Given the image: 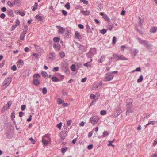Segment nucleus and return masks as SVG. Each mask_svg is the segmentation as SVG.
<instances>
[{
  "instance_id": "1",
  "label": "nucleus",
  "mask_w": 157,
  "mask_h": 157,
  "mask_svg": "<svg viewBox=\"0 0 157 157\" xmlns=\"http://www.w3.org/2000/svg\"><path fill=\"white\" fill-rule=\"evenodd\" d=\"M137 40L140 44L146 47L148 49H150L152 46V45L147 40H142L140 38H138Z\"/></svg>"
},
{
  "instance_id": "2",
  "label": "nucleus",
  "mask_w": 157,
  "mask_h": 157,
  "mask_svg": "<svg viewBox=\"0 0 157 157\" xmlns=\"http://www.w3.org/2000/svg\"><path fill=\"white\" fill-rule=\"evenodd\" d=\"M99 120V118L97 116H94L89 119V122L91 123L93 125L96 124Z\"/></svg>"
},
{
  "instance_id": "3",
  "label": "nucleus",
  "mask_w": 157,
  "mask_h": 157,
  "mask_svg": "<svg viewBox=\"0 0 157 157\" xmlns=\"http://www.w3.org/2000/svg\"><path fill=\"white\" fill-rule=\"evenodd\" d=\"M114 77L113 75H112L111 72L107 73L105 74V76L104 79L105 81H111Z\"/></svg>"
},
{
  "instance_id": "4",
  "label": "nucleus",
  "mask_w": 157,
  "mask_h": 157,
  "mask_svg": "<svg viewBox=\"0 0 157 157\" xmlns=\"http://www.w3.org/2000/svg\"><path fill=\"white\" fill-rule=\"evenodd\" d=\"M113 58L117 60H127V59L125 57H123L122 55H118L114 54L113 55Z\"/></svg>"
},
{
  "instance_id": "5",
  "label": "nucleus",
  "mask_w": 157,
  "mask_h": 157,
  "mask_svg": "<svg viewBox=\"0 0 157 157\" xmlns=\"http://www.w3.org/2000/svg\"><path fill=\"white\" fill-rule=\"evenodd\" d=\"M12 81V78L10 77H9L6 78L3 82L4 84L8 86L11 83Z\"/></svg>"
},
{
  "instance_id": "6",
  "label": "nucleus",
  "mask_w": 157,
  "mask_h": 157,
  "mask_svg": "<svg viewBox=\"0 0 157 157\" xmlns=\"http://www.w3.org/2000/svg\"><path fill=\"white\" fill-rule=\"evenodd\" d=\"M67 130V128H64V131L65 132L64 133L63 132H62L61 133H59V136L61 138V139H62L63 140L65 137L66 136V132Z\"/></svg>"
},
{
  "instance_id": "7",
  "label": "nucleus",
  "mask_w": 157,
  "mask_h": 157,
  "mask_svg": "<svg viewBox=\"0 0 157 157\" xmlns=\"http://www.w3.org/2000/svg\"><path fill=\"white\" fill-rule=\"evenodd\" d=\"M100 14L101 16H102L103 17L105 20L106 21H108L109 22L110 21L107 15L104 14L101 12H100Z\"/></svg>"
},
{
  "instance_id": "8",
  "label": "nucleus",
  "mask_w": 157,
  "mask_h": 157,
  "mask_svg": "<svg viewBox=\"0 0 157 157\" xmlns=\"http://www.w3.org/2000/svg\"><path fill=\"white\" fill-rule=\"evenodd\" d=\"M133 112L132 107V106L127 107V110L126 112V115H128L130 113Z\"/></svg>"
},
{
  "instance_id": "9",
  "label": "nucleus",
  "mask_w": 157,
  "mask_h": 157,
  "mask_svg": "<svg viewBox=\"0 0 157 157\" xmlns=\"http://www.w3.org/2000/svg\"><path fill=\"white\" fill-rule=\"evenodd\" d=\"M53 47L55 49L56 51H59L60 48V45L59 44H54Z\"/></svg>"
},
{
  "instance_id": "10",
  "label": "nucleus",
  "mask_w": 157,
  "mask_h": 157,
  "mask_svg": "<svg viewBox=\"0 0 157 157\" xmlns=\"http://www.w3.org/2000/svg\"><path fill=\"white\" fill-rule=\"evenodd\" d=\"M33 82L34 85L37 86L40 83V81L37 79L34 78L33 80Z\"/></svg>"
},
{
  "instance_id": "11",
  "label": "nucleus",
  "mask_w": 157,
  "mask_h": 157,
  "mask_svg": "<svg viewBox=\"0 0 157 157\" xmlns=\"http://www.w3.org/2000/svg\"><path fill=\"white\" fill-rule=\"evenodd\" d=\"M81 13L83 15L87 16L90 14V12L88 11L81 10Z\"/></svg>"
},
{
  "instance_id": "12",
  "label": "nucleus",
  "mask_w": 157,
  "mask_h": 157,
  "mask_svg": "<svg viewBox=\"0 0 157 157\" xmlns=\"http://www.w3.org/2000/svg\"><path fill=\"white\" fill-rule=\"evenodd\" d=\"M75 36L77 39H80L81 38V36L80 35L79 33L77 31L75 32Z\"/></svg>"
},
{
  "instance_id": "13",
  "label": "nucleus",
  "mask_w": 157,
  "mask_h": 157,
  "mask_svg": "<svg viewBox=\"0 0 157 157\" xmlns=\"http://www.w3.org/2000/svg\"><path fill=\"white\" fill-rule=\"evenodd\" d=\"M157 30V27H152L150 30V32L152 33H155Z\"/></svg>"
},
{
  "instance_id": "14",
  "label": "nucleus",
  "mask_w": 157,
  "mask_h": 157,
  "mask_svg": "<svg viewBox=\"0 0 157 157\" xmlns=\"http://www.w3.org/2000/svg\"><path fill=\"white\" fill-rule=\"evenodd\" d=\"M57 27H59L60 28L59 30V34H63L64 32V29L63 28L60 27V26H57Z\"/></svg>"
},
{
  "instance_id": "15",
  "label": "nucleus",
  "mask_w": 157,
  "mask_h": 157,
  "mask_svg": "<svg viewBox=\"0 0 157 157\" xmlns=\"http://www.w3.org/2000/svg\"><path fill=\"white\" fill-rule=\"evenodd\" d=\"M28 27L27 26H25L24 29H23V31L21 33L25 35L28 31Z\"/></svg>"
},
{
  "instance_id": "16",
  "label": "nucleus",
  "mask_w": 157,
  "mask_h": 157,
  "mask_svg": "<svg viewBox=\"0 0 157 157\" xmlns=\"http://www.w3.org/2000/svg\"><path fill=\"white\" fill-rule=\"evenodd\" d=\"M7 14L10 16L13 17V10H9L7 11Z\"/></svg>"
},
{
  "instance_id": "17",
  "label": "nucleus",
  "mask_w": 157,
  "mask_h": 157,
  "mask_svg": "<svg viewBox=\"0 0 157 157\" xmlns=\"http://www.w3.org/2000/svg\"><path fill=\"white\" fill-rule=\"evenodd\" d=\"M63 70L67 74L70 73L69 70L67 67H65L63 69Z\"/></svg>"
},
{
  "instance_id": "18",
  "label": "nucleus",
  "mask_w": 157,
  "mask_h": 157,
  "mask_svg": "<svg viewBox=\"0 0 157 157\" xmlns=\"http://www.w3.org/2000/svg\"><path fill=\"white\" fill-rule=\"evenodd\" d=\"M49 56V58L52 59H53L55 56V53H51L49 54L48 55Z\"/></svg>"
},
{
  "instance_id": "19",
  "label": "nucleus",
  "mask_w": 157,
  "mask_h": 157,
  "mask_svg": "<svg viewBox=\"0 0 157 157\" xmlns=\"http://www.w3.org/2000/svg\"><path fill=\"white\" fill-rule=\"evenodd\" d=\"M105 58V56H102L100 59L98 60L99 63H102L103 61H104Z\"/></svg>"
},
{
  "instance_id": "20",
  "label": "nucleus",
  "mask_w": 157,
  "mask_h": 157,
  "mask_svg": "<svg viewBox=\"0 0 157 157\" xmlns=\"http://www.w3.org/2000/svg\"><path fill=\"white\" fill-rule=\"evenodd\" d=\"M35 17L39 21H42L43 20V19L41 16L36 15L35 16Z\"/></svg>"
},
{
  "instance_id": "21",
  "label": "nucleus",
  "mask_w": 157,
  "mask_h": 157,
  "mask_svg": "<svg viewBox=\"0 0 157 157\" xmlns=\"http://www.w3.org/2000/svg\"><path fill=\"white\" fill-rule=\"evenodd\" d=\"M38 4L37 2H35V5L32 6V10L33 11H35L37 8Z\"/></svg>"
},
{
  "instance_id": "22",
  "label": "nucleus",
  "mask_w": 157,
  "mask_h": 157,
  "mask_svg": "<svg viewBox=\"0 0 157 157\" xmlns=\"http://www.w3.org/2000/svg\"><path fill=\"white\" fill-rule=\"evenodd\" d=\"M90 52H91L92 54L93 55H94L95 54H96V49L94 48H91L90 49Z\"/></svg>"
},
{
  "instance_id": "23",
  "label": "nucleus",
  "mask_w": 157,
  "mask_h": 157,
  "mask_svg": "<svg viewBox=\"0 0 157 157\" xmlns=\"http://www.w3.org/2000/svg\"><path fill=\"white\" fill-rule=\"evenodd\" d=\"M132 100L131 99H129L128 101H129V102H127V103L126 105V106L127 107H131V105H132Z\"/></svg>"
},
{
  "instance_id": "24",
  "label": "nucleus",
  "mask_w": 157,
  "mask_h": 157,
  "mask_svg": "<svg viewBox=\"0 0 157 157\" xmlns=\"http://www.w3.org/2000/svg\"><path fill=\"white\" fill-rule=\"evenodd\" d=\"M40 75L38 74H36L34 75L33 76V78L37 79L40 77Z\"/></svg>"
},
{
  "instance_id": "25",
  "label": "nucleus",
  "mask_w": 157,
  "mask_h": 157,
  "mask_svg": "<svg viewBox=\"0 0 157 157\" xmlns=\"http://www.w3.org/2000/svg\"><path fill=\"white\" fill-rule=\"evenodd\" d=\"M143 79V77L142 75H141L139 78L137 80V82L138 83H140L141 82Z\"/></svg>"
},
{
  "instance_id": "26",
  "label": "nucleus",
  "mask_w": 157,
  "mask_h": 157,
  "mask_svg": "<svg viewBox=\"0 0 157 157\" xmlns=\"http://www.w3.org/2000/svg\"><path fill=\"white\" fill-rule=\"evenodd\" d=\"M52 81L54 82H57L59 81V80L56 77H53L52 78Z\"/></svg>"
},
{
  "instance_id": "27",
  "label": "nucleus",
  "mask_w": 157,
  "mask_h": 157,
  "mask_svg": "<svg viewBox=\"0 0 157 157\" xmlns=\"http://www.w3.org/2000/svg\"><path fill=\"white\" fill-rule=\"evenodd\" d=\"M92 60H91V61L90 62L89 61L84 64V66H85L87 67H90L91 65L90 64V62L92 61Z\"/></svg>"
},
{
  "instance_id": "28",
  "label": "nucleus",
  "mask_w": 157,
  "mask_h": 157,
  "mask_svg": "<svg viewBox=\"0 0 157 157\" xmlns=\"http://www.w3.org/2000/svg\"><path fill=\"white\" fill-rule=\"evenodd\" d=\"M41 74L44 77L46 78H47L48 74L46 72L43 71L42 72Z\"/></svg>"
},
{
  "instance_id": "29",
  "label": "nucleus",
  "mask_w": 157,
  "mask_h": 157,
  "mask_svg": "<svg viewBox=\"0 0 157 157\" xmlns=\"http://www.w3.org/2000/svg\"><path fill=\"white\" fill-rule=\"evenodd\" d=\"M139 19H140L139 21V24L140 25V26L141 27H142V26L143 25V23L144 21V20L143 19L141 20L140 17H139Z\"/></svg>"
},
{
  "instance_id": "30",
  "label": "nucleus",
  "mask_w": 157,
  "mask_h": 157,
  "mask_svg": "<svg viewBox=\"0 0 157 157\" xmlns=\"http://www.w3.org/2000/svg\"><path fill=\"white\" fill-rule=\"evenodd\" d=\"M100 32L101 34H104L106 33L107 30L105 29H103L102 30H100Z\"/></svg>"
},
{
  "instance_id": "31",
  "label": "nucleus",
  "mask_w": 157,
  "mask_h": 157,
  "mask_svg": "<svg viewBox=\"0 0 157 157\" xmlns=\"http://www.w3.org/2000/svg\"><path fill=\"white\" fill-rule=\"evenodd\" d=\"M15 113L14 111H13L11 115V118L12 120H14V118L15 117Z\"/></svg>"
},
{
  "instance_id": "32",
  "label": "nucleus",
  "mask_w": 157,
  "mask_h": 157,
  "mask_svg": "<svg viewBox=\"0 0 157 157\" xmlns=\"http://www.w3.org/2000/svg\"><path fill=\"white\" fill-rule=\"evenodd\" d=\"M60 40V39L59 37H56L53 38V41L55 42H58Z\"/></svg>"
},
{
  "instance_id": "33",
  "label": "nucleus",
  "mask_w": 157,
  "mask_h": 157,
  "mask_svg": "<svg viewBox=\"0 0 157 157\" xmlns=\"http://www.w3.org/2000/svg\"><path fill=\"white\" fill-rule=\"evenodd\" d=\"M78 47L79 48L80 50H83L84 49V46L82 45L79 44L78 45Z\"/></svg>"
},
{
  "instance_id": "34",
  "label": "nucleus",
  "mask_w": 157,
  "mask_h": 157,
  "mask_svg": "<svg viewBox=\"0 0 157 157\" xmlns=\"http://www.w3.org/2000/svg\"><path fill=\"white\" fill-rule=\"evenodd\" d=\"M20 0H14V4H16L18 6L20 4Z\"/></svg>"
},
{
  "instance_id": "35",
  "label": "nucleus",
  "mask_w": 157,
  "mask_h": 157,
  "mask_svg": "<svg viewBox=\"0 0 157 157\" xmlns=\"http://www.w3.org/2000/svg\"><path fill=\"white\" fill-rule=\"evenodd\" d=\"M71 69L73 71H75L76 70L75 65V64H72L71 66Z\"/></svg>"
},
{
  "instance_id": "36",
  "label": "nucleus",
  "mask_w": 157,
  "mask_h": 157,
  "mask_svg": "<svg viewBox=\"0 0 157 157\" xmlns=\"http://www.w3.org/2000/svg\"><path fill=\"white\" fill-rule=\"evenodd\" d=\"M109 132H108L105 131L103 133V136L104 137H105L106 136L109 135Z\"/></svg>"
},
{
  "instance_id": "37",
  "label": "nucleus",
  "mask_w": 157,
  "mask_h": 157,
  "mask_svg": "<svg viewBox=\"0 0 157 157\" xmlns=\"http://www.w3.org/2000/svg\"><path fill=\"white\" fill-rule=\"evenodd\" d=\"M155 124V121H151L149 123H148L147 124H146V125L145 126V127L146 128L147 126L149 124L154 125Z\"/></svg>"
},
{
  "instance_id": "38",
  "label": "nucleus",
  "mask_w": 157,
  "mask_h": 157,
  "mask_svg": "<svg viewBox=\"0 0 157 157\" xmlns=\"http://www.w3.org/2000/svg\"><path fill=\"white\" fill-rule=\"evenodd\" d=\"M138 52L139 51L137 49H134V51L133 52V54L135 56L138 53Z\"/></svg>"
},
{
  "instance_id": "39",
  "label": "nucleus",
  "mask_w": 157,
  "mask_h": 157,
  "mask_svg": "<svg viewBox=\"0 0 157 157\" xmlns=\"http://www.w3.org/2000/svg\"><path fill=\"white\" fill-rule=\"evenodd\" d=\"M8 109V108L4 106L1 109V112L2 113H3L5 110H6Z\"/></svg>"
},
{
  "instance_id": "40",
  "label": "nucleus",
  "mask_w": 157,
  "mask_h": 157,
  "mask_svg": "<svg viewBox=\"0 0 157 157\" xmlns=\"http://www.w3.org/2000/svg\"><path fill=\"white\" fill-rule=\"evenodd\" d=\"M93 55L91 53L90 51H89V52L87 54V56L88 58H91L92 57Z\"/></svg>"
},
{
  "instance_id": "41",
  "label": "nucleus",
  "mask_w": 157,
  "mask_h": 157,
  "mask_svg": "<svg viewBox=\"0 0 157 157\" xmlns=\"http://www.w3.org/2000/svg\"><path fill=\"white\" fill-rule=\"evenodd\" d=\"M47 89L46 87H44L43 88L42 92L43 94H45L47 92Z\"/></svg>"
},
{
  "instance_id": "42",
  "label": "nucleus",
  "mask_w": 157,
  "mask_h": 157,
  "mask_svg": "<svg viewBox=\"0 0 157 157\" xmlns=\"http://www.w3.org/2000/svg\"><path fill=\"white\" fill-rule=\"evenodd\" d=\"M64 101L60 98H58L57 99V103L58 104H61Z\"/></svg>"
},
{
  "instance_id": "43",
  "label": "nucleus",
  "mask_w": 157,
  "mask_h": 157,
  "mask_svg": "<svg viewBox=\"0 0 157 157\" xmlns=\"http://www.w3.org/2000/svg\"><path fill=\"white\" fill-rule=\"evenodd\" d=\"M67 147L62 148L61 149V152L62 153H64L67 150Z\"/></svg>"
},
{
  "instance_id": "44",
  "label": "nucleus",
  "mask_w": 157,
  "mask_h": 157,
  "mask_svg": "<svg viewBox=\"0 0 157 157\" xmlns=\"http://www.w3.org/2000/svg\"><path fill=\"white\" fill-rule=\"evenodd\" d=\"M108 142H109V144H108V146H111L112 147H114L115 146L114 145L112 144V143L113 142V141H111L109 140V141H108Z\"/></svg>"
},
{
  "instance_id": "45",
  "label": "nucleus",
  "mask_w": 157,
  "mask_h": 157,
  "mask_svg": "<svg viewBox=\"0 0 157 157\" xmlns=\"http://www.w3.org/2000/svg\"><path fill=\"white\" fill-rule=\"evenodd\" d=\"M42 142L43 144L44 145H46L48 143V142L47 140L44 139H43L42 140Z\"/></svg>"
},
{
  "instance_id": "46",
  "label": "nucleus",
  "mask_w": 157,
  "mask_h": 157,
  "mask_svg": "<svg viewBox=\"0 0 157 157\" xmlns=\"http://www.w3.org/2000/svg\"><path fill=\"white\" fill-rule=\"evenodd\" d=\"M65 6L67 9L69 10L70 8V3L69 2L67 3Z\"/></svg>"
},
{
  "instance_id": "47",
  "label": "nucleus",
  "mask_w": 157,
  "mask_h": 157,
  "mask_svg": "<svg viewBox=\"0 0 157 157\" xmlns=\"http://www.w3.org/2000/svg\"><path fill=\"white\" fill-rule=\"evenodd\" d=\"M25 35V34L21 33L20 36V39L22 40H24Z\"/></svg>"
},
{
  "instance_id": "48",
  "label": "nucleus",
  "mask_w": 157,
  "mask_h": 157,
  "mask_svg": "<svg viewBox=\"0 0 157 157\" xmlns=\"http://www.w3.org/2000/svg\"><path fill=\"white\" fill-rule=\"evenodd\" d=\"M86 29H87V31L88 33L89 32H91V33H92V31H90V26L88 24H87L86 25Z\"/></svg>"
},
{
  "instance_id": "49",
  "label": "nucleus",
  "mask_w": 157,
  "mask_h": 157,
  "mask_svg": "<svg viewBox=\"0 0 157 157\" xmlns=\"http://www.w3.org/2000/svg\"><path fill=\"white\" fill-rule=\"evenodd\" d=\"M59 67H55L53 69H52V71L53 72H55L56 71H57L59 70Z\"/></svg>"
},
{
  "instance_id": "50",
  "label": "nucleus",
  "mask_w": 157,
  "mask_h": 157,
  "mask_svg": "<svg viewBox=\"0 0 157 157\" xmlns=\"http://www.w3.org/2000/svg\"><path fill=\"white\" fill-rule=\"evenodd\" d=\"M116 41V37L115 36L113 37L112 40V43L113 44H115Z\"/></svg>"
},
{
  "instance_id": "51",
  "label": "nucleus",
  "mask_w": 157,
  "mask_h": 157,
  "mask_svg": "<svg viewBox=\"0 0 157 157\" xmlns=\"http://www.w3.org/2000/svg\"><path fill=\"white\" fill-rule=\"evenodd\" d=\"M8 86H6V85L4 84V83H3V84L1 88L2 90H4Z\"/></svg>"
},
{
  "instance_id": "52",
  "label": "nucleus",
  "mask_w": 157,
  "mask_h": 157,
  "mask_svg": "<svg viewBox=\"0 0 157 157\" xmlns=\"http://www.w3.org/2000/svg\"><path fill=\"white\" fill-rule=\"evenodd\" d=\"M106 113V112L105 110H101L100 112V114L101 115H105Z\"/></svg>"
},
{
  "instance_id": "53",
  "label": "nucleus",
  "mask_w": 157,
  "mask_h": 157,
  "mask_svg": "<svg viewBox=\"0 0 157 157\" xmlns=\"http://www.w3.org/2000/svg\"><path fill=\"white\" fill-rule=\"evenodd\" d=\"M59 55L61 58H63L65 56V54L63 52H62L59 53Z\"/></svg>"
},
{
  "instance_id": "54",
  "label": "nucleus",
  "mask_w": 157,
  "mask_h": 157,
  "mask_svg": "<svg viewBox=\"0 0 157 157\" xmlns=\"http://www.w3.org/2000/svg\"><path fill=\"white\" fill-rule=\"evenodd\" d=\"M62 122H60L59 124H58L57 125V127L59 129H61L62 125Z\"/></svg>"
},
{
  "instance_id": "55",
  "label": "nucleus",
  "mask_w": 157,
  "mask_h": 157,
  "mask_svg": "<svg viewBox=\"0 0 157 157\" xmlns=\"http://www.w3.org/2000/svg\"><path fill=\"white\" fill-rule=\"evenodd\" d=\"M62 13L64 16H66L67 14V12L64 10H62Z\"/></svg>"
},
{
  "instance_id": "56",
  "label": "nucleus",
  "mask_w": 157,
  "mask_h": 157,
  "mask_svg": "<svg viewBox=\"0 0 157 157\" xmlns=\"http://www.w3.org/2000/svg\"><path fill=\"white\" fill-rule=\"evenodd\" d=\"M7 5L10 7H12L13 6V4L10 1L7 2Z\"/></svg>"
},
{
  "instance_id": "57",
  "label": "nucleus",
  "mask_w": 157,
  "mask_h": 157,
  "mask_svg": "<svg viewBox=\"0 0 157 157\" xmlns=\"http://www.w3.org/2000/svg\"><path fill=\"white\" fill-rule=\"evenodd\" d=\"M26 108V105H22L21 107V109L22 111H24L25 110Z\"/></svg>"
},
{
  "instance_id": "58",
  "label": "nucleus",
  "mask_w": 157,
  "mask_h": 157,
  "mask_svg": "<svg viewBox=\"0 0 157 157\" xmlns=\"http://www.w3.org/2000/svg\"><path fill=\"white\" fill-rule=\"evenodd\" d=\"M93 145L92 144H90L87 146V148L89 150H90L93 148Z\"/></svg>"
},
{
  "instance_id": "59",
  "label": "nucleus",
  "mask_w": 157,
  "mask_h": 157,
  "mask_svg": "<svg viewBox=\"0 0 157 157\" xmlns=\"http://www.w3.org/2000/svg\"><path fill=\"white\" fill-rule=\"evenodd\" d=\"M17 13H18L19 14H20L21 16H24L25 14V13L23 12H22L18 11Z\"/></svg>"
},
{
  "instance_id": "60",
  "label": "nucleus",
  "mask_w": 157,
  "mask_h": 157,
  "mask_svg": "<svg viewBox=\"0 0 157 157\" xmlns=\"http://www.w3.org/2000/svg\"><path fill=\"white\" fill-rule=\"evenodd\" d=\"M17 26V25H16V24L15 25H13L12 27V28H11V30L12 31H13L14 30V29H15V28Z\"/></svg>"
},
{
  "instance_id": "61",
  "label": "nucleus",
  "mask_w": 157,
  "mask_h": 157,
  "mask_svg": "<svg viewBox=\"0 0 157 157\" xmlns=\"http://www.w3.org/2000/svg\"><path fill=\"white\" fill-rule=\"evenodd\" d=\"M71 122L72 120H69L67 121V124L68 126H70L71 125Z\"/></svg>"
},
{
  "instance_id": "62",
  "label": "nucleus",
  "mask_w": 157,
  "mask_h": 157,
  "mask_svg": "<svg viewBox=\"0 0 157 157\" xmlns=\"http://www.w3.org/2000/svg\"><path fill=\"white\" fill-rule=\"evenodd\" d=\"M5 16L6 15L5 14L2 13L0 16V17L2 19H4L5 17Z\"/></svg>"
},
{
  "instance_id": "63",
  "label": "nucleus",
  "mask_w": 157,
  "mask_h": 157,
  "mask_svg": "<svg viewBox=\"0 0 157 157\" xmlns=\"http://www.w3.org/2000/svg\"><path fill=\"white\" fill-rule=\"evenodd\" d=\"M11 69L13 71H16L17 70V67L15 65H14L11 67Z\"/></svg>"
},
{
  "instance_id": "64",
  "label": "nucleus",
  "mask_w": 157,
  "mask_h": 157,
  "mask_svg": "<svg viewBox=\"0 0 157 157\" xmlns=\"http://www.w3.org/2000/svg\"><path fill=\"white\" fill-rule=\"evenodd\" d=\"M18 62L19 64H20L21 65H23L24 64L23 61L21 59H20L18 60Z\"/></svg>"
}]
</instances>
